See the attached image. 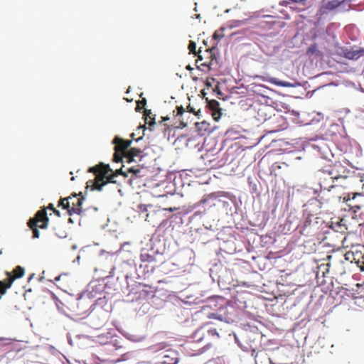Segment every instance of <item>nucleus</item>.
<instances>
[{
    "instance_id": "f257e3e1",
    "label": "nucleus",
    "mask_w": 364,
    "mask_h": 364,
    "mask_svg": "<svg viewBox=\"0 0 364 364\" xmlns=\"http://www.w3.org/2000/svg\"><path fill=\"white\" fill-rule=\"evenodd\" d=\"M88 172L93 173L95 176L93 183V189L102 191V187L109 183H116L114 178L119 175L127 177V172L122 171V168L116 170L114 172L110 168L108 164L100 163L99 164L90 167Z\"/></svg>"
},
{
    "instance_id": "f03ea898",
    "label": "nucleus",
    "mask_w": 364,
    "mask_h": 364,
    "mask_svg": "<svg viewBox=\"0 0 364 364\" xmlns=\"http://www.w3.org/2000/svg\"><path fill=\"white\" fill-rule=\"evenodd\" d=\"M319 180L321 190L318 198L321 204L341 202L342 199L343 202L348 203L351 200L350 193L346 194L342 190L329 188L330 183H327L328 178L325 173H323V176H320Z\"/></svg>"
},
{
    "instance_id": "7ed1b4c3",
    "label": "nucleus",
    "mask_w": 364,
    "mask_h": 364,
    "mask_svg": "<svg viewBox=\"0 0 364 364\" xmlns=\"http://www.w3.org/2000/svg\"><path fill=\"white\" fill-rule=\"evenodd\" d=\"M49 218L47 216L46 208H43L36 212L34 217L28 222V226L33 231V237L38 238L40 232L38 228L46 229L48 227Z\"/></svg>"
},
{
    "instance_id": "20e7f679",
    "label": "nucleus",
    "mask_w": 364,
    "mask_h": 364,
    "mask_svg": "<svg viewBox=\"0 0 364 364\" xmlns=\"http://www.w3.org/2000/svg\"><path fill=\"white\" fill-rule=\"evenodd\" d=\"M114 144V154L113 156V161L116 163L122 161L123 158H125V155L129 151L132 141L125 140L119 136H115L112 141Z\"/></svg>"
},
{
    "instance_id": "39448f33",
    "label": "nucleus",
    "mask_w": 364,
    "mask_h": 364,
    "mask_svg": "<svg viewBox=\"0 0 364 364\" xmlns=\"http://www.w3.org/2000/svg\"><path fill=\"white\" fill-rule=\"evenodd\" d=\"M209 318H216L226 323H232L237 317V310L231 305L221 306L216 313L210 314Z\"/></svg>"
},
{
    "instance_id": "423d86ee",
    "label": "nucleus",
    "mask_w": 364,
    "mask_h": 364,
    "mask_svg": "<svg viewBox=\"0 0 364 364\" xmlns=\"http://www.w3.org/2000/svg\"><path fill=\"white\" fill-rule=\"evenodd\" d=\"M326 176L328 179H338L341 180L342 177H348V173H349V170L346 169L344 166L341 165V163H335L328 173V176Z\"/></svg>"
},
{
    "instance_id": "0eeeda50",
    "label": "nucleus",
    "mask_w": 364,
    "mask_h": 364,
    "mask_svg": "<svg viewBox=\"0 0 364 364\" xmlns=\"http://www.w3.org/2000/svg\"><path fill=\"white\" fill-rule=\"evenodd\" d=\"M352 178L341 177V180L328 179L327 183H330L329 188L344 191L352 185Z\"/></svg>"
},
{
    "instance_id": "6e6552de",
    "label": "nucleus",
    "mask_w": 364,
    "mask_h": 364,
    "mask_svg": "<svg viewBox=\"0 0 364 364\" xmlns=\"http://www.w3.org/2000/svg\"><path fill=\"white\" fill-rule=\"evenodd\" d=\"M79 196H80V198L77 197V194H73L72 200H70V210H69V215H72L73 213H76L80 215L82 212V202L84 200V198L82 196V193H80Z\"/></svg>"
},
{
    "instance_id": "1a4fd4ad",
    "label": "nucleus",
    "mask_w": 364,
    "mask_h": 364,
    "mask_svg": "<svg viewBox=\"0 0 364 364\" xmlns=\"http://www.w3.org/2000/svg\"><path fill=\"white\" fill-rule=\"evenodd\" d=\"M205 346L199 347L198 343L196 341H190L185 345L184 349L189 356H195L200 355L204 352Z\"/></svg>"
},
{
    "instance_id": "9d476101",
    "label": "nucleus",
    "mask_w": 364,
    "mask_h": 364,
    "mask_svg": "<svg viewBox=\"0 0 364 364\" xmlns=\"http://www.w3.org/2000/svg\"><path fill=\"white\" fill-rule=\"evenodd\" d=\"M178 360V355L175 350L168 349L162 353L161 363L163 364H176Z\"/></svg>"
},
{
    "instance_id": "9b49d317",
    "label": "nucleus",
    "mask_w": 364,
    "mask_h": 364,
    "mask_svg": "<svg viewBox=\"0 0 364 364\" xmlns=\"http://www.w3.org/2000/svg\"><path fill=\"white\" fill-rule=\"evenodd\" d=\"M331 228L336 232L344 233L347 230L346 220L343 218L331 221Z\"/></svg>"
},
{
    "instance_id": "f8f14e48",
    "label": "nucleus",
    "mask_w": 364,
    "mask_h": 364,
    "mask_svg": "<svg viewBox=\"0 0 364 364\" xmlns=\"http://www.w3.org/2000/svg\"><path fill=\"white\" fill-rule=\"evenodd\" d=\"M346 0H323L321 9L323 10H333L339 6Z\"/></svg>"
},
{
    "instance_id": "ddd939ff",
    "label": "nucleus",
    "mask_w": 364,
    "mask_h": 364,
    "mask_svg": "<svg viewBox=\"0 0 364 364\" xmlns=\"http://www.w3.org/2000/svg\"><path fill=\"white\" fill-rule=\"evenodd\" d=\"M142 150L137 148H130L125 155V159L127 163H131L134 161V157L141 156Z\"/></svg>"
},
{
    "instance_id": "4468645a",
    "label": "nucleus",
    "mask_w": 364,
    "mask_h": 364,
    "mask_svg": "<svg viewBox=\"0 0 364 364\" xmlns=\"http://www.w3.org/2000/svg\"><path fill=\"white\" fill-rule=\"evenodd\" d=\"M177 112L175 114V119H177L180 122V125L178 126V128L183 129L188 126V122H184L182 116L186 112L184 108L182 106L176 107Z\"/></svg>"
},
{
    "instance_id": "2eb2a0df",
    "label": "nucleus",
    "mask_w": 364,
    "mask_h": 364,
    "mask_svg": "<svg viewBox=\"0 0 364 364\" xmlns=\"http://www.w3.org/2000/svg\"><path fill=\"white\" fill-rule=\"evenodd\" d=\"M13 284V279H11L9 277L0 281V299L2 295L5 294L6 290L9 289Z\"/></svg>"
},
{
    "instance_id": "dca6fc26",
    "label": "nucleus",
    "mask_w": 364,
    "mask_h": 364,
    "mask_svg": "<svg viewBox=\"0 0 364 364\" xmlns=\"http://www.w3.org/2000/svg\"><path fill=\"white\" fill-rule=\"evenodd\" d=\"M105 323V319L97 318L95 316H92L90 320V326L92 328L98 330L102 328Z\"/></svg>"
},
{
    "instance_id": "f3484780",
    "label": "nucleus",
    "mask_w": 364,
    "mask_h": 364,
    "mask_svg": "<svg viewBox=\"0 0 364 364\" xmlns=\"http://www.w3.org/2000/svg\"><path fill=\"white\" fill-rule=\"evenodd\" d=\"M6 274L11 279H13L14 282L15 279L21 278L23 276L24 269L21 266H17L14 269L12 276L9 272H7Z\"/></svg>"
},
{
    "instance_id": "a211bd4d",
    "label": "nucleus",
    "mask_w": 364,
    "mask_h": 364,
    "mask_svg": "<svg viewBox=\"0 0 364 364\" xmlns=\"http://www.w3.org/2000/svg\"><path fill=\"white\" fill-rule=\"evenodd\" d=\"M144 116L145 118L146 124H148L150 127L155 124L154 115L152 114L150 109H144Z\"/></svg>"
},
{
    "instance_id": "6ab92c4d",
    "label": "nucleus",
    "mask_w": 364,
    "mask_h": 364,
    "mask_svg": "<svg viewBox=\"0 0 364 364\" xmlns=\"http://www.w3.org/2000/svg\"><path fill=\"white\" fill-rule=\"evenodd\" d=\"M269 82H272V84L275 85L281 86V87H294V85L291 83V82H289L279 80H278L277 78H272L269 80Z\"/></svg>"
},
{
    "instance_id": "aec40b11",
    "label": "nucleus",
    "mask_w": 364,
    "mask_h": 364,
    "mask_svg": "<svg viewBox=\"0 0 364 364\" xmlns=\"http://www.w3.org/2000/svg\"><path fill=\"white\" fill-rule=\"evenodd\" d=\"M73 198L71 196L60 199L58 206H61L63 209H66L68 210V213L69 214V210H70V201Z\"/></svg>"
},
{
    "instance_id": "412c9836",
    "label": "nucleus",
    "mask_w": 364,
    "mask_h": 364,
    "mask_svg": "<svg viewBox=\"0 0 364 364\" xmlns=\"http://www.w3.org/2000/svg\"><path fill=\"white\" fill-rule=\"evenodd\" d=\"M308 55H315L316 56L320 55V51L318 49V45L316 43L311 44L307 50Z\"/></svg>"
},
{
    "instance_id": "4be33fe9",
    "label": "nucleus",
    "mask_w": 364,
    "mask_h": 364,
    "mask_svg": "<svg viewBox=\"0 0 364 364\" xmlns=\"http://www.w3.org/2000/svg\"><path fill=\"white\" fill-rule=\"evenodd\" d=\"M208 106L211 111H213L220 108V103L215 100H211L208 102Z\"/></svg>"
},
{
    "instance_id": "5701e85b",
    "label": "nucleus",
    "mask_w": 364,
    "mask_h": 364,
    "mask_svg": "<svg viewBox=\"0 0 364 364\" xmlns=\"http://www.w3.org/2000/svg\"><path fill=\"white\" fill-rule=\"evenodd\" d=\"M269 108L267 106H262V107H260L258 109V115L260 116V114H261V119H263V120H266L267 119V112L266 111Z\"/></svg>"
},
{
    "instance_id": "b1692460",
    "label": "nucleus",
    "mask_w": 364,
    "mask_h": 364,
    "mask_svg": "<svg viewBox=\"0 0 364 364\" xmlns=\"http://www.w3.org/2000/svg\"><path fill=\"white\" fill-rule=\"evenodd\" d=\"M344 258L346 260H350L351 262H353V260H355L357 261L358 259L355 257V254L353 252H347L345 255H344Z\"/></svg>"
},
{
    "instance_id": "393cba45",
    "label": "nucleus",
    "mask_w": 364,
    "mask_h": 364,
    "mask_svg": "<svg viewBox=\"0 0 364 364\" xmlns=\"http://www.w3.org/2000/svg\"><path fill=\"white\" fill-rule=\"evenodd\" d=\"M146 99H142L141 100L138 101L136 109H135L136 111L141 112V110L144 108V107L146 105Z\"/></svg>"
},
{
    "instance_id": "a878e982",
    "label": "nucleus",
    "mask_w": 364,
    "mask_h": 364,
    "mask_svg": "<svg viewBox=\"0 0 364 364\" xmlns=\"http://www.w3.org/2000/svg\"><path fill=\"white\" fill-rule=\"evenodd\" d=\"M358 267L360 268L361 272L364 271V255L361 256V259L358 258V260L355 261Z\"/></svg>"
},
{
    "instance_id": "bb28decb",
    "label": "nucleus",
    "mask_w": 364,
    "mask_h": 364,
    "mask_svg": "<svg viewBox=\"0 0 364 364\" xmlns=\"http://www.w3.org/2000/svg\"><path fill=\"white\" fill-rule=\"evenodd\" d=\"M212 116L215 121H218L221 117V109L219 108L212 111Z\"/></svg>"
},
{
    "instance_id": "cd10ccee",
    "label": "nucleus",
    "mask_w": 364,
    "mask_h": 364,
    "mask_svg": "<svg viewBox=\"0 0 364 364\" xmlns=\"http://www.w3.org/2000/svg\"><path fill=\"white\" fill-rule=\"evenodd\" d=\"M188 48L191 53H193L194 55H196V44L195 42L191 41Z\"/></svg>"
},
{
    "instance_id": "c85d7f7f",
    "label": "nucleus",
    "mask_w": 364,
    "mask_h": 364,
    "mask_svg": "<svg viewBox=\"0 0 364 364\" xmlns=\"http://www.w3.org/2000/svg\"><path fill=\"white\" fill-rule=\"evenodd\" d=\"M196 126L198 127V131L200 132L202 129L206 130L208 127V124L205 122H203L201 123H196Z\"/></svg>"
},
{
    "instance_id": "c756f323",
    "label": "nucleus",
    "mask_w": 364,
    "mask_h": 364,
    "mask_svg": "<svg viewBox=\"0 0 364 364\" xmlns=\"http://www.w3.org/2000/svg\"><path fill=\"white\" fill-rule=\"evenodd\" d=\"M127 172L132 173L134 175L138 176V174L140 173V170L137 168L132 167L128 168Z\"/></svg>"
},
{
    "instance_id": "7c9ffc66",
    "label": "nucleus",
    "mask_w": 364,
    "mask_h": 364,
    "mask_svg": "<svg viewBox=\"0 0 364 364\" xmlns=\"http://www.w3.org/2000/svg\"><path fill=\"white\" fill-rule=\"evenodd\" d=\"M150 258H151V257L149 256V254H141V260L143 262L149 261Z\"/></svg>"
},
{
    "instance_id": "2f4dec72",
    "label": "nucleus",
    "mask_w": 364,
    "mask_h": 364,
    "mask_svg": "<svg viewBox=\"0 0 364 364\" xmlns=\"http://www.w3.org/2000/svg\"><path fill=\"white\" fill-rule=\"evenodd\" d=\"M244 23L243 21H233L232 24L231 25L232 27H237L242 25Z\"/></svg>"
},
{
    "instance_id": "473e14b6",
    "label": "nucleus",
    "mask_w": 364,
    "mask_h": 364,
    "mask_svg": "<svg viewBox=\"0 0 364 364\" xmlns=\"http://www.w3.org/2000/svg\"><path fill=\"white\" fill-rule=\"evenodd\" d=\"M208 333L210 336H216L217 337H219L218 333L216 331V329L215 328H210L208 331Z\"/></svg>"
},
{
    "instance_id": "72a5a7b5",
    "label": "nucleus",
    "mask_w": 364,
    "mask_h": 364,
    "mask_svg": "<svg viewBox=\"0 0 364 364\" xmlns=\"http://www.w3.org/2000/svg\"><path fill=\"white\" fill-rule=\"evenodd\" d=\"M198 56V59L196 60V62H198V60H203V56L201 55V50L199 49L198 51L196 53V55Z\"/></svg>"
},
{
    "instance_id": "f704fd0d",
    "label": "nucleus",
    "mask_w": 364,
    "mask_h": 364,
    "mask_svg": "<svg viewBox=\"0 0 364 364\" xmlns=\"http://www.w3.org/2000/svg\"><path fill=\"white\" fill-rule=\"evenodd\" d=\"M223 37V35L219 34L218 31H215L213 34V38L215 39H221Z\"/></svg>"
},
{
    "instance_id": "c9c22d12",
    "label": "nucleus",
    "mask_w": 364,
    "mask_h": 364,
    "mask_svg": "<svg viewBox=\"0 0 364 364\" xmlns=\"http://www.w3.org/2000/svg\"><path fill=\"white\" fill-rule=\"evenodd\" d=\"M348 206L351 207V208H355L357 209H360L361 208V205H358V204H351V203H349L348 204Z\"/></svg>"
},
{
    "instance_id": "e433bc0d",
    "label": "nucleus",
    "mask_w": 364,
    "mask_h": 364,
    "mask_svg": "<svg viewBox=\"0 0 364 364\" xmlns=\"http://www.w3.org/2000/svg\"><path fill=\"white\" fill-rule=\"evenodd\" d=\"M210 62H204L200 64V66L210 68Z\"/></svg>"
},
{
    "instance_id": "4c0bfd02",
    "label": "nucleus",
    "mask_w": 364,
    "mask_h": 364,
    "mask_svg": "<svg viewBox=\"0 0 364 364\" xmlns=\"http://www.w3.org/2000/svg\"><path fill=\"white\" fill-rule=\"evenodd\" d=\"M47 208H48V209H50V210H52L53 211L55 209V208H54V205H53V203H50V204L48 205Z\"/></svg>"
},
{
    "instance_id": "58836bf2",
    "label": "nucleus",
    "mask_w": 364,
    "mask_h": 364,
    "mask_svg": "<svg viewBox=\"0 0 364 364\" xmlns=\"http://www.w3.org/2000/svg\"><path fill=\"white\" fill-rule=\"evenodd\" d=\"M55 235L59 237H65V233L63 232L62 234L55 233Z\"/></svg>"
},
{
    "instance_id": "ea45409f",
    "label": "nucleus",
    "mask_w": 364,
    "mask_h": 364,
    "mask_svg": "<svg viewBox=\"0 0 364 364\" xmlns=\"http://www.w3.org/2000/svg\"><path fill=\"white\" fill-rule=\"evenodd\" d=\"M362 195L360 193H353L352 200H354L356 196H361Z\"/></svg>"
},
{
    "instance_id": "a19ab883",
    "label": "nucleus",
    "mask_w": 364,
    "mask_h": 364,
    "mask_svg": "<svg viewBox=\"0 0 364 364\" xmlns=\"http://www.w3.org/2000/svg\"><path fill=\"white\" fill-rule=\"evenodd\" d=\"M205 53L207 55H210V57H211V58H212V54H211L210 51L209 50V49H206V50H205Z\"/></svg>"
},
{
    "instance_id": "79ce46f5",
    "label": "nucleus",
    "mask_w": 364,
    "mask_h": 364,
    "mask_svg": "<svg viewBox=\"0 0 364 364\" xmlns=\"http://www.w3.org/2000/svg\"><path fill=\"white\" fill-rule=\"evenodd\" d=\"M53 213H54L57 216H60V211H59V210H56V209H55V210H53Z\"/></svg>"
},
{
    "instance_id": "37998d69",
    "label": "nucleus",
    "mask_w": 364,
    "mask_h": 364,
    "mask_svg": "<svg viewBox=\"0 0 364 364\" xmlns=\"http://www.w3.org/2000/svg\"><path fill=\"white\" fill-rule=\"evenodd\" d=\"M60 277H61V275H59V276L56 277L55 278V282L59 281V280H60Z\"/></svg>"
},
{
    "instance_id": "c03bdc74",
    "label": "nucleus",
    "mask_w": 364,
    "mask_h": 364,
    "mask_svg": "<svg viewBox=\"0 0 364 364\" xmlns=\"http://www.w3.org/2000/svg\"><path fill=\"white\" fill-rule=\"evenodd\" d=\"M188 109L189 112H194L193 109L190 106L188 107Z\"/></svg>"
},
{
    "instance_id": "a18cd8bd",
    "label": "nucleus",
    "mask_w": 364,
    "mask_h": 364,
    "mask_svg": "<svg viewBox=\"0 0 364 364\" xmlns=\"http://www.w3.org/2000/svg\"><path fill=\"white\" fill-rule=\"evenodd\" d=\"M68 222L70 223H73V220H72V218H69L68 220Z\"/></svg>"
},
{
    "instance_id": "49530a36",
    "label": "nucleus",
    "mask_w": 364,
    "mask_h": 364,
    "mask_svg": "<svg viewBox=\"0 0 364 364\" xmlns=\"http://www.w3.org/2000/svg\"><path fill=\"white\" fill-rule=\"evenodd\" d=\"M168 117H163V120H164V121H166V120H168Z\"/></svg>"
},
{
    "instance_id": "de8ad7c7",
    "label": "nucleus",
    "mask_w": 364,
    "mask_h": 364,
    "mask_svg": "<svg viewBox=\"0 0 364 364\" xmlns=\"http://www.w3.org/2000/svg\"><path fill=\"white\" fill-rule=\"evenodd\" d=\"M33 277V274H31V277L29 278V280Z\"/></svg>"
},
{
    "instance_id": "09e8293b",
    "label": "nucleus",
    "mask_w": 364,
    "mask_h": 364,
    "mask_svg": "<svg viewBox=\"0 0 364 364\" xmlns=\"http://www.w3.org/2000/svg\"><path fill=\"white\" fill-rule=\"evenodd\" d=\"M331 258V256H328V259H330Z\"/></svg>"
},
{
    "instance_id": "8fccbe9b",
    "label": "nucleus",
    "mask_w": 364,
    "mask_h": 364,
    "mask_svg": "<svg viewBox=\"0 0 364 364\" xmlns=\"http://www.w3.org/2000/svg\"><path fill=\"white\" fill-rule=\"evenodd\" d=\"M182 118L183 119V121H184V122H186V121H185V120H186V118H183V117H181V119H182Z\"/></svg>"
},
{
    "instance_id": "3c124183",
    "label": "nucleus",
    "mask_w": 364,
    "mask_h": 364,
    "mask_svg": "<svg viewBox=\"0 0 364 364\" xmlns=\"http://www.w3.org/2000/svg\"><path fill=\"white\" fill-rule=\"evenodd\" d=\"M0 254H1V252H0Z\"/></svg>"
}]
</instances>
